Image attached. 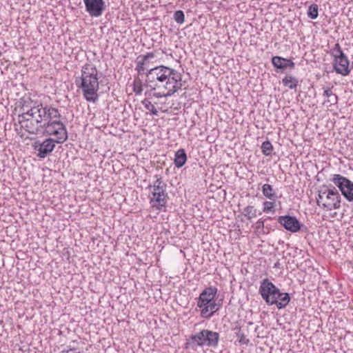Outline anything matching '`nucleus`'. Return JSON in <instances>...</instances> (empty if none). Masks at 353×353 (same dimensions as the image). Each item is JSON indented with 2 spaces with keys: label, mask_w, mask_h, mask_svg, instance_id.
<instances>
[{
  "label": "nucleus",
  "mask_w": 353,
  "mask_h": 353,
  "mask_svg": "<svg viewBox=\"0 0 353 353\" xmlns=\"http://www.w3.org/2000/svg\"><path fill=\"white\" fill-rule=\"evenodd\" d=\"M243 214L248 219H251L256 216V210L254 206L248 205L243 209Z\"/></svg>",
  "instance_id": "412c9836"
},
{
  "label": "nucleus",
  "mask_w": 353,
  "mask_h": 353,
  "mask_svg": "<svg viewBox=\"0 0 353 353\" xmlns=\"http://www.w3.org/2000/svg\"><path fill=\"white\" fill-rule=\"evenodd\" d=\"M145 85L154 91L156 98L168 97L182 87V75L174 68L159 65L148 70Z\"/></svg>",
  "instance_id": "f03ea898"
},
{
  "label": "nucleus",
  "mask_w": 353,
  "mask_h": 353,
  "mask_svg": "<svg viewBox=\"0 0 353 353\" xmlns=\"http://www.w3.org/2000/svg\"><path fill=\"white\" fill-rule=\"evenodd\" d=\"M133 91L136 95H140L143 92V83L141 80H135L133 83Z\"/></svg>",
  "instance_id": "393cba45"
},
{
  "label": "nucleus",
  "mask_w": 353,
  "mask_h": 353,
  "mask_svg": "<svg viewBox=\"0 0 353 353\" xmlns=\"http://www.w3.org/2000/svg\"><path fill=\"white\" fill-rule=\"evenodd\" d=\"M55 139L52 138H48L44 140L38 146V157L40 158L46 157L49 153H50L55 147L56 143Z\"/></svg>",
  "instance_id": "f8f14e48"
},
{
  "label": "nucleus",
  "mask_w": 353,
  "mask_h": 353,
  "mask_svg": "<svg viewBox=\"0 0 353 353\" xmlns=\"http://www.w3.org/2000/svg\"><path fill=\"white\" fill-rule=\"evenodd\" d=\"M259 293L268 305L277 303L279 295H281L279 288L268 279H265L261 282Z\"/></svg>",
  "instance_id": "0eeeda50"
},
{
  "label": "nucleus",
  "mask_w": 353,
  "mask_h": 353,
  "mask_svg": "<svg viewBox=\"0 0 353 353\" xmlns=\"http://www.w3.org/2000/svg\"><path fill=\"white\" fill-rule=\"evenodd\" d=\"M236 336L239 339V342L241 344H248L249 343V340L246 339L245 334L241 332L240 330L236 334Z\"/></svg>",
  "instance_id": "cd10ccee"
},
{
  "label": "nucleus",
  "mask_w": 353,
  "mask_h": 353,
  "mask_svg": "<svg viewBox=\"0 0 353 353\" xmlns=\"http://www.w3.org/2000/svg\"><path fill=\"white\" fill-rule=\"evenodd\" d=\"M332 181L339 188L341 194L348 201H353L352 181L340 174H334Z\"/></svg>",
  "instance_id": "6e6552de"
},
{
  "label": "nucleus",
  "mask_w": 353,
  "mask_h": 353,
  "mask_svg": "<svg viewBox=\"0 0 353 353\" xmlns=\"http://www.w3.org/2000/svg\"><path fill=\"white\" fill-rule=\"evenodd\" d=\"M336 54L334 68L338 74L347 76L350 73L349 61L339 43L335 45Z\"/></svg>",
  "instance_id": "1a4fd4ad"
},
{
  "label": "nucleus",
  "mask_w": 353,
  "mask_h": 353,
  "mask_svg": "<svg viewBox=\"0 0 353 353\" xmlns=\"http://www.w3.org/2000/svg\"><path fill=\"white\" fill-rule=\"evenodd\" d=\"M204 330H201L199 333L193 334L190 336L188 340V344L190 345H199L203 346L204 345V336H205Z\"/></svg>",
  "instance_id": "2eb2a0df"
},
{
  "label": "nucleus",
  "mask_w": 353,
  "mask_h": 353,
  "mask_svg": "<svg viewBox=\"0 0 353 353\" xmlns=\"http://www.w3.org/2000/svg\"><path fill=\"white\" fill-rule=\"evenodd\" d=\"M166 187V183L161 178H157L153 185L149 186V198L152 207L161 210L165 206L168 199Z\"/></svg>",
  "instance_id": "423d86ee"
},
{
  "label": "nucleus",
  "mask_w": 353,
  "mask_h": 353,
  "mask_svg": "<svg viewBox=\"0 0 353 353\" xmlns=\"http://www.w3.org/2000/svg\"><path fill=\"white\" fill-rule=\"evenodd\" d=\"M273 147L271 143L268 141H264L261 145L262 152L264 155L268 156L272 153Z\"/></svg>",
  "instance_id": "b1692460"
},
{
  "label": "nucleus",
  "mask_w": 353,
  "mask_h": 353,
  "mask_svg": "<svg viewBox=\"0 0 353 353\" xmlns=\"http://www.w3.org/2000/svg\"><path fill=\"white\" fill-rule=\"evenodd\" d=\"M85 11L92 17H99L105 10V6L103 0H83Z\"/></svg>",
  "instance_id": "9d476101"
},
{
  "label": "nucleus",
  "mask_w": 353,
  "mask_h": 353,
  "mask_svg": "<svg viewBox=\"0 0 353 353\" xmlns=\"http://www.w3.org/2000/svg\"><path fill=\"white\" fill-rule=\"evenodd\" d=\"M263 212H270L272 211V210L274 208V203L273 202H271V201H265L263 203Z\"/></svg>",
  "instance_id": "c85d7f7f"
},
{
  "label": "nucleus",
  "mask_w": 353,
  "mask_h": 353,
  "mask_svg": "<svg viewBox=\"0 0 353 353\" xmlns=\"http://www.w3.org/2000/svg\"><path fill=\"white\" fill-rule=\"evenodd\" d=\"M262 192L263 196L270 200L275 201L277 199L275 191L270 184L266 183L263 185Z\"/></svg>",
  "instance_id": "f3484780"
},
{
  "label": "nucleus",
  "mask_w": 353,
  "mask_h": 353,
  "mask_svg": "<svg viewBox=\"0 0 353 353\" xmlns=\"http://www.w3.org/2000/svg\"><path fill=\"white\" fill-rule=\"evenodd\" d=\"M323 96L327 98V103H330V105H334L337 103L338 97L336 94L332 92L331 88H327L324 90ZM326 101L324 102L325 103Z\"/></svg>",
  "instance_id": "a211bd4d"
},
{
  "label": "nucleus",
  "mask_w": 353,
  "mask_h": 353,
  "mask_svg": "<svg viewBox=\"0 0 353 353\" xmlns=\"http://www.w3.org/2000/svg\"><path fill=\"white\" fill-rule=\"evenodd\" d=\"M316 202L319 207L330 211L340 207L341 196L335 188H323L319 191Z\"/></svg>",
  "instance_id": "39448f33"
},
{
  "label": "nucleus",
  "mask_w": 353,
  "mask_h": 353,
  "mask_svg": "<svg viewBox=\"0 0 353 353\" xmlns=\"http://www.w3.org/2000/svg\"><path fill=\"white\" fill-rule=\"evenodd\" d=\"M142 104L144 105L146 110H149L152 114L157 115L158 110L155 108V106L147 99H143L141 101Z\"/></svg>",
  "instance_id": "4be33fe9"
},
{
  "label": "nucleus",
  "mask_w": 353,
  "mask_h": 353,
  "mask_svg": "<svg viewBox=\"0 0 353 353\" xmlns=\"http://www.w3.org/2000/svg\"><path fill=\"white\" fill-rule=\"evenodd\" d=\"M18 123L21 130L32 134L53 137L57 143H62L68 139L64 124L60 121L59 110L38 101H27L21 107Z\"/></svg>",
  "instance_id": "f257e3e1"
},
{
  "label": "nucleus",
  "mask_w": 353,
  "mask_h": 353,
  "mask_svg": "<svg viewBox=\"0 0 353 353\" xmlns=\"http://www.w3.org/2000/svg\"><path fill=\"white\" fill-rule=\"evenodd\" d=\"M186 160L187 156L183 149H180L175 153L174 165L176 168H181Z\"/></svg>",
  "instance_id": "dca6fc26"
},
{
  "label": "nucleus",
  "mask_w": 353,
  "mask_h": 353,
  "mask_svg": "<svg viewBox=\"0 0 353 353\" xmlns=\"http://www.w3.org/2000/svg\"><path fill=\"white\" fill-rule=\"evenodd\" d=\"M99 78L96 66L88 63L82 67L81 75L75 81L77 86L81 90L84 98L88 101L95 103L99 99Z\"/></svg>",
  "instance_id": "7ed1b4c3"
},
{
  "label": "nucleus",
  "mask_w": 353,
  "mask_h": 353,
  "mask_svg": "<svg viewBox=\"0 0 353 353\" xmlns=\"http://www.w3.org/2000/svg\"><path fill=\"white\" fill-rule=\"evenodd\" d=\"M290 298L288 293H281L279 295L278 303H274L279 309L285 307L290 302Z\"/></svg>",
  "instance_id": "6ab92c4d"
},
{
  "label": "nucleus",
  "mask_w": 353,
  "mask_h": 353,
  "mask_svg": "<svg viewBox=\"0 0 353 353\" xmlns=\"http://www.w3.org/2000/svg\"><path fill=\"white\" fill-rule=\"evenodd\" d=\"M174 19L176 23L181 24L184 22L185 16L181 10H177L174 12Z\"/></svg>",
  "instance_id": "a878e982"
},
{
  "label": "nucleus",
  "mask_w": 353,
  "mask_h": 353,
  "mask_svg": "<svg viewBox=\"0 0 353 353\" xmlns=\"http://www.w3.org/2000/svg\"><path fill=\"white\" fill-rule=\"evenodd\" d=\"M282 81L283 85L290 89L296 88L298 85L297 79L292 76H286Z\"/></svg>",
  "instance_id": "aec40b11"
},
{
  "label": "nucleus",
  "mask_w": 353,
  "mask_h": 353,
  "mask_svg": "<svg viewBox=\"0 0 353 353\" xmlns=\"http://www.w3.org/2000/svg\"><path fill=\"white\" fill-rule=\"evenodd\" d=\"M307 15L312 19H315L318 17V6L316 4H312L309 6L307 10Z\"/></svg>",
  "instance_id": "5701e85b"
},
{
  "label": "nucleus",
  "mask_w": 353,
  "mask_h": 353,
  "mask_svg": "<svg viewBox=\"0 0 353 353\" xmlns=\"http://www.w3.org/2000/svg\"><path fill=\"white\" fill-rule=\"evenodd\" d=\"M273 65L277 68H285L288 67L293 68L294 63L289 59L281 58L280 57H274L272 59Z\"/></svg>",
  "instance_id": "4468645a"
},
{
  "label": "nucleus",
  "mask_w": 353,
  "mask_h": 353,
  "mask_svg": "<svg viewBox=\"0 0 353 353\" xmlns=\"http://www.w3.org/2000/svg\"><path fill=\"white\" fill-rule=\"evenodd\" d=\"M217 289L214 287L205 288L199 295L197 306L201 308V316L205 319L211 317L217 310L220 305L216 303L214 296Z\"/></svg>",
  "instance_id": "20e7f679"
},
{
  "label": "nucleus",
  "mask_w": 353,
  "mask_h": 353,
  "mask_svg": "<svg viewBox=\"0 0 353 353\" xmlns=\"http://www.w3.org/2000/svg\"><path fill=\"white\" fill-rule=\"evenodd\" d=\"M141 60L139 61L137 65V70L138 71L139 74H141L145 71V67L144 65L147 64L148 62L144 61L142 58H141Z\"/></svg>",
  "instance_id": "bb28decb"
},
{
  "label": "nucleus",
  "mask_w": 353,
  "mask_h": 353,
  "mask_svg": "<svg viewBox=\"0 0 353 353\" xmlns=\"http://www.w3.org/2000/svg\"><path fill=\"white\" fill-rule=\"evenodd\" d=\"M279 223L287 230L292 232H296L300 230L299 221L293 216H283L279 218Z\"/></svg>",
  "instance_id": "9b49d317"
},
{
  "label": "nucleus",
  "mask_w": 353,
  "mask_h": 353,
  "mask_svg": "<svg viewBox=\"0 0 353 353\" xmlns=\"http://www.w3.org/2000/svg\"><path fill=\"white\" fill-rule=\"evenodd\" d=\"M204 345L209 347L216 346L219 340V333L208 330H204Z\"/></svg>",
  "instance_id": "ddd939ff"
},
{
  "label": "nucleus",
  "mask_w": 353,
  "mask_h": 353,
  "mask_svg": "<svg viewBox=\"0 0 353 353\" xmlns=\"http://www.w3.org/2000/svg\"><path fill=\"white\" fill-rule=\"evenodd\" d=\"M256 228L257 229L263 228V221H261V220H259V221L256 223Z\"/></svg>",
  "instance_id": "7c9ffc66"
},
{
  "label": "nucleus",
  "mask_w": 353,
  "mask_h": 353,
  "mask_svg": "<svg viewBox=\"0 0 353 353\" xmlns=\"http://www.w3.org/2000/svg\"><path fill=\"white\" fill-rule=\"evenodd\" d=\"M155 53L156 52H148L145 55L139 57L138 59L142 58L144 61L148 62L150 59H152L155 57Z\"/></svg>",
  "instance_id": "c756f323"
},
{
  "label": "nucleus",
  "mask_w": 353,
  "mask_h": 353,
  "mask_svg": "<svg viewBox=\"0 0 353 353\" xmlns=\"http://www.w3.org/2000/svg\"><path fill=\"white\" fill-rule=\"evenodd\" d=\"M65 353H80L76 349H70Z\"/></svg>",
  "instance_id": "2f4dec72"
}]
</instances>
